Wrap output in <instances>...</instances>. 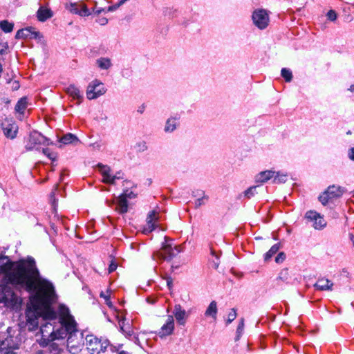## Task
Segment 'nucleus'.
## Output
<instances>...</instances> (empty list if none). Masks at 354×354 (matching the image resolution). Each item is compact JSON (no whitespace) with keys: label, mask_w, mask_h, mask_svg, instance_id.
I'll return each mask as SVG.
<instances>
[{"label":"nucleus","mask_w":354,"mask_h":354,"mask_svg":"<svg viewBox=\"0 0 354 354\" xmlns=\"http://www.w3.org/2000/svg\"><path fill=\"white\" fill-rule=\"evenodd\" d=\"M0 274L5 275L11 284L24 288L31 294L27 315L33 327L37 325L35 316L38 314L55 317L54 313L49 308L55 299V288L50 281L41 277L32 258L12 262L8 257H1Z\"/></svg>","instance_id":"nucleus-1"},{"label":"nucleus","mask_w":354,"mask_h":354,"mask_svg":"<svg viewBox=\"0 0 354 354\" xmlns=\"http://www.w3.org/2000/svg\"><path fill=\"white\" fill-rule=\"evenodd\" d=\"M57 295L55 294V301L50 303L49 305V308L52 312L55 314V317L50 318L46 317L44 315L38 314L35 316V319L37 321V325L35 326H32L28 320H26V325L28 328V330H35L39 325V322L41 321H46L45 324L41 323L40 332L42 337L43 344H48L49 342H53L55 339H64L67 337L68 335V339L71 338V335L73 333L77 331V324L73 317V316L70 314L69 309L64 305L60 304L58 307V315L60 323V328L55 330L52 324L47 321H53L55 320L57 317V313L53 310L52 305L56 302L57 301ZM30 306V302L28 306V308L26 310V314ZM26 317L28 315H26ZM28 319V318H27Z\"/></svg>","instance_id":"nucleus-2"},{"label":"nucleus","mask_w":354,"mask_h":354,"mask_svg":"<svg viewBox=\"0 0 354 354\" xmlns=\"http://www.w3.org/2000/svg\"><path fill=\"white\" fill-rule=\"evenodd\" d=\"M165 241L160 250L153 253V258L154 260L160 259L169 261L182 252L180 245L172 247L171 244L169 243L171 240L168 237L165 236Z\"/></svg>","instance_id":"nucleus-3"},{"label":"nucleus","mask_w":354,"mask_h":354,"mask_svg":"<svg viewBox=\"0 0 354 354\" xmlns=\"http://www.w3.org/2000/svg\"><path fill=\"white\" fill-rule=\"evenodd\" d=\"M19 340L17 337L8 336L3 340H0V353L1 354H17Z\"/></svg>","instance_id":"nucleus-4"},{"label":"nucleus","mask_w":354,"mask_h":354,"mask_svg":"<svg viewBox=\"0 0 354 354\" xmlns=\"http://www.w3.org/2000/svg\"><path fill=\"white\" fill-rule=\"evenodd\" d=\"M252 19L253 24L260 30H263L268 27L270 22L268 12L263 8H259L254 10Z\"/></svg>","instance_id":"nucleus-5"},{"label":"nucleus","mask_w":354,"mask_h":354,"mask_svg":"<svg viewBox=\"0 0 354 354\" xmlns=\"http://www.w3.org/2000/svg\"><path fill=\"white\" fill-rule=\"evenodd\" d=\"M106 91L104 84L97 80L89 83L86 88V97L88 100H94L104 95Z\"/></svg>","instance_id":"nucleus-6"},{"label":"nucleus","mask_w":354,"mask_h":354,"mask_svg":"<svg viewBox=\"0 0 354 354\" xmlns=\"http://www.w3.org/2000/svg\"><path fill=\"white\" fill-rule=\"evenodd\" d=\"M107 345L106 342L101 343L100 340L93 335H88L86 337V346L91 354H99L105 350Z\"/></svg>","instance_id":"nucleus-7"},{"label":"nucleus","mask_w":354,"mask_h":354,"mask_svg":"<svg viewBox=\"0 0 354 354\" xmlns=\"http://www.w3.org/2000/svg\"><path fill=\"white\" fill-rule=\"evenodd\" d=\"M18 297L9 286H0V303L6 306L14 305L17 303Z\"/></svg>","instance_id":"nucleus-8"},{"label":"nucleus","mask_w":354,"mask_h":354,"mask_svg":"<svg viewBox=\"0 0 354 354\" xmlns=\"http://www.w3.org/2000/svg\"><path fill=\"white\" fill-rule=\"evenodd\" d=\"M47 141L46 137L37 131H32L30 133L26 144V149L28 151L37 149L38 145H45Z\"/></svg>","instance_id":"nucleus-9"},{"label":"nucleus","mask_w":354,"mask_h":354,"mask_svg":"<svg viewBox=\"0 0 354 354\" xmlns=\"http://www.w3.org/2000/svg\"><path fill=\"white\" fill-rule=\"evenodd\" d=\"M99 171L102 174V183L106 184L114 185L115 183V180L122 178V176H117L116 175L111 174V169L108 165H104L101 163H99L97 165Z\"/></svg>","instance_id":"nucleus-10"},{"label":"nucleus","mask_w":354,"mask_h":354,"mask_svg":"<svg viewBox=\"0 0 354 354\" xmlns=\"http://www.w3.org/2000/svg\"><path fill=\"white\" fill-rule=\"evenodd\" d=\"M306 218L309 221L313 223V227L317 230H320L325 227L326 225V221L321 216V215L315 211H308L306 214Z\"/></svg>","instance_id":"nucleus-11"},{"label":"nucleus","mask_w":354,"mask_h":354,"mask_svg":"<svg viewBox=\"0 0 354 354\" xmlns=\"http://www.w3.org/2000/svg\"><path fill=\"white\" fill-rule=\"evenodd\" d=\"M66 8L72 13L79 15L81 17L89 16L91 12L84 3H71L66 4Z\"/></svg>","instance_id":"nucleus-12"},{"label":"nucleus","mask_w":354,"mask_h":354,"mask_svg":"<svg viewBox=\"0 0 354 354\" xmlns=\"http://www.w3.org/2000/svg\"><path fill=\"white\" fill-rule=\"evenodd\" d=\"M174 330V319L172 315L167 316L165 323L160 328L158 335L160 337H164L172 334Z\"/></svg>","instance_id":"nucleus-13"},{"label":"nucleus","mask_w":354,"mask_h":354,"mask_svg":"<svg viewBox=\"0 0 354 354\" xmlns=\"http://www.w3.org/2000/svg\"><path fill=\"white\" fill-rule=\"evenodd\" d=\"M173 315L179 325L184 326L189 317V313L183 309L180 304H176L173 310Z\"/></svg>","instance_id":"nucleus-14"},{"label":"nucleus","mask_w":354,"mask_h":354,"mask_svg":"<svg viewBox=\"0 0 354 354\" xmlns=\"http://www.w3.org/2000/svg\"><path fill=\"white\" fill-rule=\"evenodd\" d=\"M2 129L4 135L10 139H14L16 137L18 127L15 122H10L8 120H6L1 124Z\"/></svg>","instance_id":"nucleus-15"},{"label":"nucleus","mask_w":354,"mask_h":354,"mask_svg":"<svg viewBox=\"0 0 354 354\" xmlns=\"http://www.w3.org/2000/svg\"><path fill=\"white\" fill-rule=\"evenodd\" d=\"M158 220V213L155 210L149 212L147 218V225L143 230L145 234L151 232L156 228V223Z\"/></svg>","instance_id":"nucleus-16"},{"label":"nucleus","mask_w":354,"mask_h":354,"mask_svg":"<svg viewBox=\"0 0 354 354\" xmlns=\"http://www.w3.org/2000/svg\"><path fill=\"white\" fill-rule=\"evenodd\" d=\"M40 33L32 27H28L19 30L15 35L16 39H32L39 37Z\"/></svg>","instance_id":"nucleus-17"},{"label":"nucleus","mask_w":354,"mask_h":354,"mask_svg":"<svg viewBox=\"0 0 354 354\" xmlns=\"http://www.w3.org/2000/svg\"><path fill=\"white\" fill-rule=\"evenodd\" d=\"M53 16V11L47 6H40L37 12L38 21L44 22Z\"/></svg>","instance_id":"nucleus-18"},{"label":"nucleus","mask_w":354,"mask_h":354,"mask_svg":"<svg viewBox=\"0 0 354 354\" xmlns=\"http://www.w3.org/2000/svg\"><path fill=\"white\" fill-rule=\"evenodd\" d=\"M275 171L272 170H267L259 172L255 176V182L259 183H265L274 177Z\"/></svg>","instance_id":"nucleus-19"},{"label":"nucleus","mask_w":354,"mask_h":354,"mask_svg":"<svg viewBox=\"0 0 354 354\" xmlns=\"http://www.w3.org/2000/svg\"><path fill=\"white\" fill-rule=\"evenodd\" d=\"M66 92L68 95L73 97V99L77 100L78 104L81 103L83 99V95H82L80 89L75 85H70L68 87H67Z\"/></svg>","instance_id":"nucleus-20"},{"label":"nucleus","mask_w":354,"mask_h":354,"mask_svg":"<svg viewBox=\"0 0 354 354\" xmlns=\"http://www.w3.org/2000/svg\"><path fill=\"white\" fill-rule=\"evenodd\" d=\"M116 211L120 214H124L128 211V203L127 200L124 198L122 196H120L118 197L117 207L115 208Z\"/></svg>","instance_id":"nucleus-21"},{"label":"nucleus","mask_w":354,"mask_h":354,"mask_svg":"<svg viewBox=\"0 0 354 354\" xmlns=\"http://www.w3.org/2000/svg\"><path fill=\"white\" fill-rule=\"evenodd\" d=\"M59 142L64 145H69V144L76 145L80 141H79V139L77 138V137L76 136H75L74 134L67 133L60 138Z\"/></svg>","instance_id":"nucleus-22"},{"label":"nucleus","mask_w":354,"mask_h":354,"mask_svg":"<svg viewBox=\"0 0 354 354\" xmlns=\"http://www.w3.org/2000/svg\"><path fill=\"white\" fill-rule=\"evenodd\" d=\"M331 285L332 284L330 283V281L328 279L320 278L315 283L314 286L317 290H326L330 289Z\"/></svg>","instance_id":"nucleus-23"},{"label":"nucleus","mask_w":354,"mask_h":354,"mask_svg":"<svg viewBox=\"0 0 354 354\" xmlns=\"http://www.w3.org/2000/svg\"><path fill=\"white\" fill-rule=\"evenodd\" d=\"M217 310L216 302L212 301L205 310V315L206 317H212L214 319H216Z\"/></svg>","instance_id":"nucleus-24"},{"label":"nucleus","mask_w":354,"mask_h":354,"mask_svg":"<svg viewBox=\"0 0 354 354\" xmlns=\"http://www.w3.org/2000/svg\"><path fill=\"white\" fill-rule=\"evenodd\" d=\"M330 186L328 187L327 189L319 197V201L323 205H326L332 198V192L330 191Z\"/></svg>","instance_id":"nucleus-25"},{"label":"nucleus","mask_w":354,"mask_h":354,"mask_svg":"<svg viewBox=\"0 0 354 354\" xmlns=\"http://www.w3.org/2000/svg\"><path fill=\"white\" fill-rule=\"evenodd\" d=\"M96 64L101 69H109L111 66V61L107 57H100L96 60Z\"/></svg>","instance_id":"nucleus-26"},{"label":"nucleus","mask_w":354,"mask_h":354,"mask_svg":"<svg viewBox=\"0 0 354 354\" xmlns=\"http://www.w3.org/2000/svg\"><path fill=\"white\" fill-rule=\"evenodd\" d=\"M176 119L174 118H169L165 124V131L172 132L176 129Z\"/></svg>","instance_id":"nucleus-27"},{"label":"nucleus","mask_w":354,"mask_h":354,"mask_svg":"<svg viewBox=\"0 0 354 354\" xmlns=\"http://www.w3.org/2000/svg\"><path fill=\"white\" fill-rule=\"evenodd\" d=\"M28 102L26 97L21 98L15 106L16 111L23 113L27 107Z\"/></svg>","instance_id":"nucleus-28"},{"label":"nucleus","mask_w":354,"mask_h":354,"mask_svg":"<svg viewBox=\"0 0 354 354\" xmlns=\"http://www.w3.org/2000/svg\"><path fill=\"white\" fill-rule=\"evenodd\" d=\"M14 24L7 20L0 21V28L6 33L11 32L13 30Z\"/></svg>","instance_id":"nucleus-29"},{"label":"nucleus","mask_w":354,"mask_h":354,"mask_svg":"<svg viewBox=\"0 0 354 354\" xmlns=\"http://www.w3.org/2000/svg\"><path fill=\"white\" fill-rule=\"evenodd\" d=\"M280 248V245L279 243L274 244L271 247V248L269 250L268 252L265 254V260L268 261L270 260L272 257L275 254L278 250Z\"/></svg>","instance_id":"nucleus-30"},{"label":"nucleus","mask_w":354,"mask_h":354,"mask_svg":"<svg viewBox=\"0 0 354 354\" xmlns=\"http://www.w3.org/2000/svg\"><path fill=\"white\" fill-rule=\"evenodd\" d=\"M273 178V182L274 183H283L287 180V175L284 174H280L279 172H275Z\"/></svg>","instance_id":"nucleus-31"},{"label":"nucleus","mask_w":354,"mask_h":354,"mask_svg":"<svg viewBox=\"0 0 354 354\" xmlns=\"http://www.w3.org/2000/svg\"><path fill=\"white\" fill-rule=\"evenodd\" d=\"M281 76L288 82H290L292 79V74L291 71L286 68H283L281 69Z\"/></svg>","instance_id":"nucleus-32"},{"label":"nucleus","mask_w":354,"mask_h":354,"mask_svg":"<svg viewBox=\"0 0 354 354\" xmlns=\"http://www.w3.org/2000/svg\"><path fill=\"white\" fill-rule=\"evenodd\" d=\"M277 279L281 280L283 282H288L289 279V273L288 269L282 270L279 274Z\"/></svg>","instance_id":"nucleus-33"},{"label":"nucleus","mask_w":354,"mask_h":354,"mask_svg":"<svg viewBox=\"0 0 354 354\" xmlns=\"http://www.w3.org/2000/svg\"><path fill=\"white\" fill-rule=\"evenodd\" d=\"M42 152L46 155L50 160L54 161L57 158V155L55 153L50 152L48 149H43Z\"/></svg>","instance_id":"nucleus-34"},{"label":"nucleus","mask_w":354,"mask_h":354,"mask_svg":"<svg viewBox=\"0 0 354 354\" xmlns=\"http://www.w3.org/2000/svg\"><path fill=\"white\" fill-rule=\"evenodd\" d=\"M256 188L257 186H252L249 187L244 192L245 196L247 197L248 198H250L252 196L254 195Z\"/></svg>","instance_id":"nucleus-35"},{"label":"nucleus","mask_w":354,"mask_h":354,"mask_svg":"<svg viewBox=\"0 0 354 354\" xmlns=\"http://www.w3.org/2000/svg\"><path fill=\"white\" fill-rule=\"evenodd\" d=\"M121 196H124V198H126L127 200L128 198L132 199L136 197V194H134L133 191L129 189L124 191Z\"/></svg>","instance_id":"nucleus-36"},{"label":"nucleus","mask_w":354,"mask_h":354,"mask_svg":"<svg viewBox=\"0 0 354 354\" xmlns=\"http://www.w3.org/2000/svg\"><path fill=\"white\" fill-rule=\"evenodd\" d=\"M236 317V311L234 308L231 310V312L228 314L227 324L231 323Z\"/></svg>","instance_id":"nucleus-37"},{"label":"nucleus","mask_w":354,"mask_h":354,"mask_svg":"<svg viewBox=\"0 0 354 354\" xmlns=\"http://www.w3.org/2000/svg\"><path fill=\"white\" fill-rule=\"evenodd\" d=\"M119 325H120V328L121 330L123 333H129V334L130 333V331L129 330V327L125 324L124 320L120 321Z\"/></svg>","instance_id":"nucleus-38"},{"label":"nucleus","mask_w":354,"mask_h":354,"mask_svg":"<svg viewBox=\"0 0 354 354\" xmlns=\"http://www.w3.org/2000/svg\"><path fill=\"white\" fill-rule=\"evenodd\" d=\"M244 328V319H241L236 328L237 337H239Z\"/></svg>","instance_id":"nucleus-39"},{"label":"nucleus","mask_w":354,"mask_h":354,"mask_svg":"<svg viewBox=\"0 0 354 354\" xmlns=\"http://www.w3.org/2000/svg\"><path fill=\"white\" fill-rule=\"evenodd\" d=\"M205 200H207V196H203V197H202V198H198V199L195 201V207H201V205H203L205 203Z\"/></svg>","instance_id":"nucleus-40"},{"label":"nucleus","mask_w":354,"mask_h":354,"mask_svg":"<svg viewBox=\"0 0 354 354\" xmlns=\"http://www.w3.org/2000/svg\"><path fill=\"white\" fill-rule=\"evenodd\" d=\"M100 297H103L105 299L106 303L107 305L111 306V302L109 301L110 293H109V291H107L106 294H105L103 292H102L100 293Z\"/></svg>","instance_id":"nucleus-41"},{"label":"nucleus","mask_w":354,"mask_h":354,"mask_svg":"<svg viewBox=\"0 0 354 354\" xmlns=\"http://www.w3.org/2000/svg\"><path fill=\"white\" fill-rule=\"evenodd\" d=\"M285 254L283 252H281L279 253L275 258V261L277 263H280L281 262L283 261V260L285 259Z\"/></svg>","instance_id":"nucleus-42"},{"label":"nucleus","mask_w":354,"mask_h":354,"mask_svg":"<svg viewBox=\"0 0 354 354\" xmlns=\"http://www.w3.org/2000/svg\"><path fill=\"white\" fill-rule=\"evenodd\" d=\"M118 265L114 261H111L109 266V272L111 273L116 270Z\"/></svg>","instance_id":"nucleus-43"},{"label":"nucleus","mask_w":354,"mask_h":354,"mask_svg":"<svg viewBox=\"0 0 354 354\" xmlns=\"http://www.w3.org/2000/svg\"><path fill=\"white\" fill-rule=\"evenodd\" d=\"M57 188H58V185H56L55 189H53V191L50 194V198L53 199V205L55 204V192L57 190Z\"/></svg>","instance_id":"nucleus-44"},{"label":"nucleus","mask_w":354,"mask_h":354,"mask_svg":"<svg viewBox=\"0 0 354 354\" xmlns=\"http://www.w3.org/2000/svg\"><path fill=\"white\" fill-rule=\"evenodd\" d=\"M97 21L101 26H104V25H106L107 24L108 19L106 18H105V17H102V18L98 19V20Z\"/></svg>","instance_id":"nucleus-45"},{"label":"nucleus","mask_w":354,"mask_h":354,"mask_svg":"<svg viewBox=\"0 0 354 354\" xmlns=\"http://www.w3.org/2000/svg\"><path fill=\"white\" fill-rule=\"evenodd\" d=\"M8 48V44L6 43V44H3L2 45V48L1 49H0V55H4L6 53V50L7 48Z\"/></svg>","instance_id":"nucleus-46"},{"label":"nucleus","mask_w":354,"mask_h":354,"mask_svg":"<svg viewBox=\"0 0 354 354\" xmlns=\"http://www.w3.org/2000/svg\"><path fill=\"white\" fill-rule=\"evenodd\" d=\"M93 12L95 14H97L99 15L100 13H101L102 11H104V9H102V8H94L93 10Z\"/></svg>","instance_id":"nucleus-47"},{"label":"nucleus","mask_w":354,"mask_h":354,"mask_svg":"<svg viewBox=\"0 0 354 354\" xmlns=\"http://www.w3.org/2000/svg\"><path fill=\"white\" fill-rule=\"evenodd\" d=\"M167 284L169 288L172 286V279L171 278L169 277L167 279Z\"/></svg>","instance_id":"nucleus-48"},{"label":"nucleus","mask_w":354,"mask_h":354,"mask_svg":"<svg viewBox=\"0 0 354 354\" xmlns=\"http://www.w3.org/2000/svg\"><path fill=\"white\" fill-rule=\"evenodd\" d=\"M144 109H145V106H142L139 107L138 111L140 112V113H142L144 111Z\"/></svg>","instance_id":"nucleus-49"},{"label":"nucleus","mask_w":354,"mask_h":354,"mask_svg":"<svg viewBox=\"0 0 354 354\" xmlns=\"http://www.w3.org/2000/svg\"><path fill=\"white\" fill-rule=\"evenodd\" d=\"M327 16L328 17V19H330L331 17H332V10H330L328 13H327Z\"/></svg>","instance_id":"nucleus-50"},{"label":"nucleus","mask_w":354,"mask_h":354,"mask_svg":"<svg viewBox=\"0 0 354 354\" xmlns=\"http://www.w3.org/2000/svg\"><path fill=\"white\" fill-rule=\"evenodd\" d=\"M114 10V8H113V7H112V6H109V7H108L107 11H112V10Z\"/></svg>","instance_id":"nucleus-51"},{"label":"nucleus","mask_w":354,"mask_h":354,"mask_svg":"<svg viewBox=\"0 0 354 354\" xmlns=\"http://www.w3.org/2000/svg\"><path fill=\"white\" fill-rule=\"evenodd\" d=\"M127 1V0H120V2H119V5H121V4L124 3Z\"/></svg>","instance_id":"nucleus-52"},{"label":"nucleus","mask_w":354,"mask_h":354,"mask_svg":"<svg viewBox=\"0 0 354 354\" xmlns=\"http://www.w3.org/2000/svg\"><path fill=\"white\" fill-rule=\"evenodd\" d=\"M148 302H150L151 304L154 303L153 300H150L149 299H147Z\"/></svg>","instance_id":"nucleus-53"},{"label":"nucleus","mask_w":354,"mask_h":354,"mask_svg":"<svg viewBox=\"0 0 354 354\" xmlns=\"http://www.w3.org/2000/svg\"><path fill=\"white\" fill-rule=\"evenodd\" d=\"M143 147H144V149H147V146H146L145 143L143 144Z\"/></svg>","instance_id":"nucleus-54"},{"label":"nucleus","mask_w":354,"mask_h":354,"mask_svg":"<svg viewBox=\"0 0 354 354\" xmlns=\"http://www.w3.org/2000/svg\"><path fill=\"white\" fill-rule=\"evenodd\" d=\"M115 175H116L117 176H120V172H118Z\"/></svg>","instance_id":"nucleus-55"},{"label":"nucleus","mask_w":354,"mask_h":354,"mask_svg":"<svg viewBox=\"0 0 354 354\" xmlns=\"http://www.w3.org/2000/svg\"><path fill=\"white\" fill-rule=\"evenodd\" d=\"M2 72V66L1 64H0V73Z\"/></svg>","instance_id":"nucleus-56"},{"label":"nucleus","mask_w":354,"mask_h":354,"mask_svg":"<svg viewBox=\"0 0 354 354\" xmlns=\"http://www.w3.org/2000/svg\"><path fill=\"white\" fill-rule=\"evenodd\" d=\"M36 354H44V353H43V352H41V351H39V352H37Z\"/></svg>","instance_id":"nucleus-57"},{"label":"nucleus","mask_w":354,"mask_h":354,"mask_svg":"<svg viewBox=\"0 0 354 354\" xmlns=\"http://www.w3.org/2000/svg\"><path fill=\"white\" fill-rule=\"evenodd\" d=\"M10 330H11V329H10V328H8V333H10Z\"/></svg>","instance_id":"nucleus-58"}]
</instances>
